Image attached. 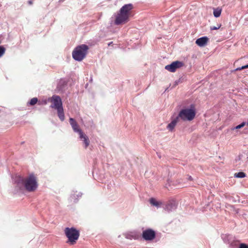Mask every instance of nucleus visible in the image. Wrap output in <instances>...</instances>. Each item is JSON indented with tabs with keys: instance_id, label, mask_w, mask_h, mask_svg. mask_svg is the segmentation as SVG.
<instances>
[{
	"instance_id": "1",
	"label": "nucleus",
	"mask_w": 248,
	"mask_h": 248,
	"mask_svg": "<svg viewBox=\"0 0 248 248\" xmlns=\"http://www.w3.org/2000/svg\"><path fill=\"white\" fill-rule=\"evenodd\" d=\"M15 183L19 187V189L24 187L29 192L35 191L38 187L36 177L33 174L25 178L20 176H17L16 177Z\"/></svg>"
},
{
	"instance_id": "2",
	"label": "nucleus",
	"mask_w": 248,
	"mask_h": 248,
	"mask_svg": "<svg viewBox=\"0 0 248 248\" xmlns=\"http://www.w3.org/2000/svg\"><path fill=\"white\" fill-rule=\"evenodd\" d=\"M133 8L132 4L124 5L114 16L115 17L114 24L119 25L124 24L128 21L130 11Z\"/></svg>"
},
{
	"instance_id": "3",
	"label": "nucleus",
	"mask_w": 248,
	"mask_h": 248,
	"mask_svg": "<svg viewBox=\"0 0 248 248\" xmlns=\"http://www.w3.org/2000/svg\"><path fill=\"white\" fill-rule=\"evenodd\" d=\"M195 115L196 108L195 105L191 104L188 107H185L181 109L177 117L184 121H191L194 119Z\"/></svg>"
},
{
	"instance_id": "4",
	"label": "nucleus",
	"mask_w": 248,
	"mask_h": 248,
	"mask_svg": "<svg viewBox=\"0 0 248 248\" xmlns=\"http://www.w3.org/2000/svg\"><path fill=\"white\" fill-rule=\"evenodd\" d=\"M52 104L51 108H55L57 110L58 116L59 119L63 121L65 119L64 114L63 112V108L62 107V103L60 97L58 95H53L50 100Z\"/></svg>"
},
{
	"instance_id": "5",
	"label": "nucleus",
	"mask_w": 248,
	"mask_h": 248,
	"mask_svg": "<svg viewBox=\"0 0 248 248\" xmlns=\"http://www.w3.org/2000/svg\"><path fill=\"white\" fill-rule=\"evenodd\" d=\"M89 47L86 45L82 44L77 46L72 52L73 59L78 62L83 60L86 57Z\"/></svg>"
},
{
	"instance_id": "6",
	"label": "nucleus",
	"mask_w": 248,
	"mask_h": 248,
	"mask_svg": "<svg viewBox=\"0 0 248 248\" xmlns=\"http://www.w3.org/2000/svg\"><path fill=\"white\" fill-rule=\"evenodd\" d=\"M64 232L68 238V242H69L71 245L76 243L79 236V231L73 227L66 228L64 230Z\"/></svg>"
},
{
	"instance_id": "7",
	"label": "nucleus",
	"mask_w": 248,
	"mask_h": 248,
	"mask_svg": "<svg viewBox=\"0 0 248 248\" xmlns=\"http://www.w3.org/2000/svg\"><path fill=\"white\" fill-rule=\"evenodd\" d=\"M222 238L224 243L229 245L230 248H236L240 244L239 240L230 234H224L222 236Z\"/></svg>"
},
{
	"instance_id": "8",
	"label": "nucleus",
	"mask_w": 248,
	"mask_h": 248,
	"mask_svg": "<svg viewBox=\"0 0 248 248\" xmlns=\"http://www.w3.org/2000/svg\"><path fill=\"white\" fill-rule=\"evenodd\" d=\"M142 236L146 241H152L155 237V232L152 229H147L142 232Z\"/></svg>"
},
{
	"instance_id": "9",
	"label": "nucleus",
	"mask_w": 248,
	"mask_h": 248,
	"mask_svg": "<svg viewBox=\"0 0 248 248\" xmlns=\"http://www.w3.org/2000/svg\"><path fill=\"white\" fill-rule=\"evenodd\" d=\"M183 65V62L179 61H175L172 62L170 64L166 65L165 68L170 72H174L177 69L182 67Z\"/></svg>"
},
{
	"instance_id": "10",
	"label": "nucleus",
	"mask_w": 248,
	"mask_h": 248,
	"mask_svg": "<svg viewBox=\"0 0 248 248\" xmlns=\"http://www.w3.org/2000/svg\"><path fill=\"white\" fill-rule=\"evenodd\" d=\"M177 207V203L174 200L169 201L163 207L164 209L170 212L175 210Z\"/></svg>"
},
{
	"instance_id": "11",
	"label": "nucleus",
	"mask_w": 248,
	"mask_h": 248,
	"mask_svg": "<svg viewBox=\"0 0 248 248\" xmlns=\"http://www.w3.org/2000/svg\"><path fill=\"white\" fill-rule=\"evenodd\" d=\"M69 123L71 124L74 131L78 133L79 135L83 132L82 130L79 128V126L76 121L72 118L69 119Z\"/></svg>"
},
{
	"instance_id": "12",
	"label": "nucleus",
	"mask_w": 248,
	"mask_h": 248,
	"mask_svg": "<svg viewBox=\"0 0 248 248\" xmlns=\"http://www.w3.org/2000/svg\"><path fill=\"white\" fill-rule=\"evenodd\" d=\"M125 237L128 239H138L139 237V234L136 231L129 232L124 234Z\"/></svg>"
},
{
	"instance_id": "13",
	"label": "nucleus",
	"mask_w": 248,
	"mask_h": 248,
	"mask_svg": "<svg viewBox=\"0 0 248 248\" xmlns=\"http://www.w3.org/2000/svg\"><path fill=\"white\" fill-rule=\"evenodd\" d=\"M208 41V38L206 37H202L198 38L196 41V44L199 46L202 47L205 46Z\"/></svg>"
},
{
	"instance_id": "14",
	"label": "nucleus",
	"mask_w": 248,
	"mask_h": 248,
	"mask_svg": "<svg viewBox=\"0 0 248 248\" xmlns=\"http://www.w3.org/2000/svg\"><path fill=\"white\" fill-rule=\"evenodd\" d=\"M79 135L80 139L83 141L84 148H87L90 144V140L88 136L83 132L81 133Z\"/></svg>"
},
{
	"instance_id": "15",
	"label": "nucleus",
	"mask_w": 248,
	"mask_h": 248,
	"mask_svg": "<svg viewBox=\"0 0 248 248\" xmlns=\"http://www.w3.org/2000/svg\"><path fill=\"white\" fill-rule=\"evenodd\" d=\"M179 120L178 117L177 116L174 119H173L171 122L167 126V128L170 131H172L175 127L177 123H178Z\"/></svg>"
},
{
	"instance_id": "16",
	"label": "nucleus",
	"mask_w": 248,
	"mask_h": 248,
	"mask_svg": "<svg viewBox=\"0 0 248 248\" xmlns=\"http://www.w3.org/2000/svg\"><path fill=\"white\" fill-rule=\"evenodd\" d=\"M150 204L157 208L160 207L162 205V202L160 201H157L155 199L152 198L149 200Z\"/></svg>"
},
{
	"instance_id": "17",
	"label": "nucleus",
	"mask_w": 248,
	"mask_h": 248,
	"mask_svg": "<svg viewBox=\"0 0 248 248\" xmlns=\"http://www.w3.org/2000/svg\"><path fill=\"white\" fill-rule=\"evenodd\" d=\"M222 10L220 8H214L213 15L215 17H218L221 15Z\"/></svg>"
},
{
	"instance_id": "18",
	"label": "nucleus",
	"mask_w": 248,
	"mask_h": 248,
	"mask_svg": "<svg viewBox=\"0 0 248 248\" xmlns=\"http://www.w3.org/2000/svg\"><path fill=\"white\" fill-rule=\"evenodd\" d=\"M234 176L236 178H244L246 176V174L243 172H239L238 173H235L234 174Z\"/></svg>"
},
{
	"instance_id": "19",
	"label": "nucleus",
	"mask_w": 248,
	"mask_h": 248,
	"mask_svg": "<svg viewBox=\"0 0 248 248\" xmlns=\"http://www.w3.org/2000/svg\"><path fill=\"white\" fill-rule=\"evenodd\" d=\"M245 125H246V123L244 122H242L241 124L237 125L235 127L232 128V130H233L234 129H238L241 128L243 127Z\"/></svg>"
},
{
	"instance_id": "20",
	"label": "nucleus",
	"mask_w": 248,
	"mask_h": 248,
	"mask_svg": "<svg viewBox=\"0 0 248 248\" xmlns=\"http://www.w3.org/2000/svg\"><path fill=\"white\" fill-rule=\"evenodd\" d=\"M37 101H38L37 98L36 97H34V98H32L31 100L29 103H30V105L32 106V105L36 104L37 103Z\"/></svg>"
},
{
	"instance_id": "21",
	"label": "nucleus",
	"mask_w": 248,
	"mask_h": 248,
	"mask_svg": "<svg viewBox=\"0 0 248 248\" xmlns=\"http://www.w3.org/2000/svg\"><path fill=\"white\" fill-rule=\"evenodd\" d=\"M5 49L2 46H0V57H1L5 53Z\"/></svg>"
},
{
	"instance_id": "22",
	"label": "nucleus",
	"mask_w": 248,
	"mask_h": 248,
	"mask_svg": "<svg viewBox=\"0 0 248 248\" xmlns=\"http://www.w3.org/2000/svg\"><path fill=\"white\" fill-rule=\"evenodd\" d=\"M221 24H218L217 26H212L210 27L211 30H216L219 29L221 27Z\"/></svg>"
},
{
	"instance_id": "23",
	"label": "nucleus",
	"mask_w": 248,
	"mask_h": 248,
	"mask_svg": "<svg viewBox=\"0 0 248 248\" xmlns=\"http://www.w3.org/2000/svg\"><path fill=\"white\" fill-rule=\"evenodd\" d=\"M248 68V64L247 65H246L245 66H243L241 67H238V68H237L236 69V71H240V70H241L242 69H245V68Z\"/></svg>"
},
{
	"instance_id": "24",
	"label": "nucleus",
	"mask_w": 248,
	"mask_h": 248,
	"mask_svg": "<svg viewBox=\"0 0 248 248\" xmlns=\"http://www.w3.org/2000/svg\"><path fill=\"white\" fill-rule=\"evenodd\" d=\"M239 248H248V245L244 243H242L240 244Z\"/></svg>"
},
{
	"instance_id": "25",
	"label": "nucleus",
	"mask_w": 248,
	"mask_h": 248,
	"mask_svg": "<svg viewBox=\"0 0 248 248\" xmlns=\"http://www.w3.org/2000/svg\"><path fill=\"white\" fill-rule=\"evenodd\" d=\"M71 197L72 199H73L74 200V202H75L76 200V199L75 198V194L72 195Z\"/></svg>"
},
{
	"instance_id": "26",
	"label": "nucleus",
	"mask_w": 248,
	"mask_h": 248,
	"mask_svg": "<svg viewBox=\"0 0 248 248\" xmlns=\"http://www.w3.org/2000/svg\"><path fill=\"white\" fill-rule=\"evenodd\" d=\"M188 179L189 180H191H191H192V177L191 176H189L188 178Z\"/></svg>"
},
{
	"instance_id": "27",
	"label": "nucleus",
	"mask_w": 248,
	"mask_h": 248,
	"mask_svg": "<svg viewBox=\"0 0 248 248\" xmlns=\"http://www.w3.org/2000/svg\"><path fill=\"white\" fill-rule=\"evenodd\" d=\"M78 197H80L81 196V193H78L77 195Z\"/></svg>"
},
{
	"instance_id": "28",
	"label": "nucleus",
	"mask_w": 248,
	"mask_h": 248,
	"mask_svg": "<svg viewBox=\"0 0 248 248\" xmlns=\"http://www.w3.org/2000/svg\"><path fill=\"white\" fill-rule=\"evenodd\" d=\"M29 2V3L30 4H32V1H31V0L29 1V2Z\"/></svg>"
},
{
	"instance_id": "29",
	"label": "nucleus",
	"mask_w": 248,
	"mask_h": 248,
	"mask_svg": "<svg viewBox=\"0 0 248 248\" xmlns=\"http://www.w3.org/2000/svg\"><path fill=\"white\" fill-rule=\"evenodd\" d=\"M111 44H112V42H110V43H109V44H108V45H111Z\"/></svg>"
},
{
	"instance_id": "30",
	"label": "nucleus",
	"mask_w": 248,
	"mask_h": 248,
	"mask_svg": "<svg viewBox=\"0 0 248 248\" xmlns=\"http://www.w3.org/2000/svg\"><path fill=\"white\" fill-rule=\"evenodd\" d=\"M111 44H112V42H110V43H109V44H108V45H111Z\"/></svg>"
}]
</instances>
